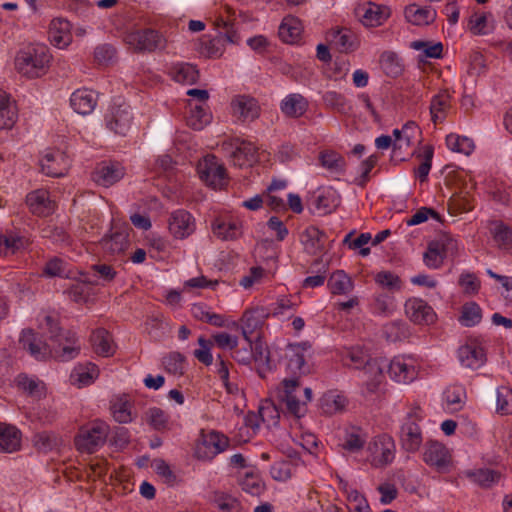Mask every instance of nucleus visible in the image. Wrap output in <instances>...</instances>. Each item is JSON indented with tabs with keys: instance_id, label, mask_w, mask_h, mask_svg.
Masks as SVG:
<instances>
[{
	"instance_id": "obj_1",
	"label": "nucleus",
	"mask_w": 512,
	"mask_h": 512,
	"mask_svg": "<svg viewBox=\"0 0 512 512\" xmlns=\"http://www.w3.org/2000/svg\"><path fill=\"white\" fill-rule=\"evenodd\" d=\"M310 346L307 343L289 344L286 348V368L293 374L290 378H284L276 388V395L279 401L285 404L287 411L299 419L307 411V402L312 398V391L306 387L301 397L299 377L309 372L306 358L309 355Z\"/></svg>"
},
{
	"instance_id": "obj_2",
	"label": "nucleus",
	"mask_w": 512,
	"mask_h": 512,
	"mask_svg": "<svg viewBox=\"0 0 512 512\" xmlns=\"http://www.w3.org/2000/svg\"><path fill=\"white\" fill-rule=\"evenodd\" d=\"M40 326L49 331L51 340L57 344L51 347L38 338L33 330H23L19 340L20 344L35 359L43 360L47 356H52L61 361H69L78 356L80 343L74 332L61 331L56 319L50 315L43 317Z\"/></svg>"
},
{
	"instance_id": "obj_3",
	"label": "nucleus",
	"mask_w": 512,
	"mask_h": 512,
	"mask_svg": "<svg viewBox=\"0 0 512 512\" xmlns=\"http://www.w3.org/2000/svg\"><path fill=\"white\" fill-rule=\"evenodd\" d=\"M342 360L346 366L363 369V395L368 396L377 393L384 379L382 369L370 355L359 346L350 347L345 350Z\"/></svg>"
},
{
	"instance_id": "obj_4",
	"label": "nucleus",
	"mask_w": 512,
	"mask_h": 512,
	"mask_svg": "<svg viewBox=\"0 0 512 512\" xmlns=\"http://www.w3.org/2000/svg\"><path fill=\"white\" fill-rule=\"evenodd\" d=\"M212 19L214 28L218 31L219 36L209 40L204 48V53L211 58H218L223 54L224 48L222 41L236 44L239 42V35L234 29L235 12L228 6L219 8Z\"/></svg>"
},
{
	"instance_id": "obj_5",
	"label": "nucleus",
	"mask_w": 512,
	"mask_h": 512,
	"mask_svg": "<svg viewBox=\"0 0 512 512\" xmlns=\"http://www.w3.org/2000/svg\"><path fill=\"white\" fill-rule=\"evenodd\" d=\"M51 59L46 45L34 44L18 52L15 67L23 76L38 78L47 72Z\"/></svg>"
},
{
	"instance_id": "obj_6",
	"label": "nucleus",
	"mask_w": 512,
	"mask_h": 512,
	"mask_svg": "<svg viewBox=\"0 0 512 512\" xmlns=\"http://www.w3.org/2000/svg\"><path fill=\"white\" fill-rule=\"evenodd\" d=\"M424 418L423 411L419 406H412L402 419L399 442L403 450L409 453H415L419 450L423 435L419 425Z\"/></svg>"
},
{
	"instance_id": "obj_7",
	"label": "nucleus",
	"mask_w": 512,
	"mask_h": 512,
	"mask_svg": "<svg viewBox=\"0 0 512 512\" xmlns=\"http://www.w3.org/2000/svg\"><path fill=\"white\" fill-rule=\"evenodd\" d=\"M109 425L96 419L82 426L75 437V446L82 453H94L104 445L109 435Z\"/></svg>"
},
{
	"instance_id": "obj_8",
	"label": "nucleus",
	"mask_w": 512,
	"mask_h": 512,
	"mask_svg": "<svg viewBox=\"0 0 512 512\" xmlns=\"http://www.w3.org/2000/svg\"><path fill=\"white\" fill-rule=\"evenodd\" d=\"M423 462L441 474L451 473L455 468L452 451L437 440H428L422 451Z\"/></svg>"
},
{
	"instance_id": "obj_9",
	"label": "nucleus",
	"mask_w": 512,
	"mask_h": 512,
	"mask_svg": "<svg viewBox=\"0 0 512 512\" xmlns=\"http://www.w3.org/2000/svg\"><path fill=\"white\" fill-rule=\"evenodd\" d=\"M367 461L374 468H384L390 465L396 454V445L394 439L388 434L375 436L368 443Z\"/></svg>"
},
{
	"instance_id": "obj_10",
	"label": "nucleus",
	"mask_w": 512,
	"mask_h": 512,
	"mask_svg": "<svg viewBox=\"0 0 512 512\" xmlns=\"http://www.w3.org/2000/svg\"><path fill=\"white\" fill-rule=\"evenodd\" d=\"M222 150L225 151L230 161L237 167H250L257 161V147L250 141L232 138L222 143Z\"/></svg>"
},
{
	"instance_id": "obj_11",
	"label": "nucleus",
	"mask_w": 512,
	"mask_h": 512,
	"mask_svg": "<svg viewBox=\"0 0 512 512\" xmlns=\"http://www.w3.org/2000/svg\"><path fill=\"white\" fill-rule=\"evenodd\" d=\"M124 41L131 49L138 52H152L163 49L166 45L163 35L150 28L129 31L125 34Z\"/></svg>"
},
{
	"instance_id": "obj_12",
	"label": "nucleus",
	"mask_w": 512,
	"mask_h": 512,
	"mask_svg": "<svg viewBox=\"0 0 512 512\" xmlns=\"http://www.w3.org/2000/svg\"><path fill=\"white\" fill-rule=\"evenodd\" d=\"M458 250V242L454 238L443 235L428 243L423 254V261L430 269H438L442 266L447 255H453Z\"/></svg>"
},
{
	"instance_id": "obj_13",
	"label": "nucleus",
	"mask_w": 512,
	"mask_h": 512,
	"mask_svg": "<svg viewBox=\"0 0 512 512\" xmlns=\"http://www.w3.org/2000/svg\"><path fill=\"white\" fill-rule=\"evenodd\" d=\"M197 172L201 180L213 189H222L227 184L226 169L214 155H207L200 160Z\"/></svg>"
},
{
	"instance_id": "obj_14",
	"label": "nucleus",
	"mask_w": 512,
	"mask_h": 512,
	"mask_svg": "<svg viewBox=\"0 0 512 512\" xmlns=\"http://www.w3.org/2000/svg\"><path fill=\"white\" fill-rule=\"evenodd\" d=\"M104 120L107 129L116 135L125 136L133 122L131 107L126 103H113L108 108Z\"/></svg>"
},
{
	"instance_id": "obj_15",
	"label": "nucleus",
	"mask_w": 512,
	"mask_h": 512,
	"mask_svg": "<svg viewBox=\"0 0 512 512\" xmlns=\"http://www.w3.org/2000/svg\"><path fill=\"white\" fill-rule=\"evenodd\" d=\"M418 373L419 363L412 356L399 355L390 361L388 374L397 383H411L418 377Z\"/></svg>"
},
{
	"instance_id": "obj_16",
	"label": "nucleus",
	"mask_w": 512,
	"mask_h": 512,
	"mask_svg": "<svg viewBox=\"0 0 512 512\" xmlns=\"http://www.w3.org/2000/svg\"><path fill=\"white\" fill-rule=\"evenodd\" d=\"M70 165V157L60 149H49L40 159L41 171L49 177L65 176Z\"/></svg>"
},
{
	"instance_id": "obj_17",
	"label": "nucleus",
	"mask_w": 512,
	"mask_h": 512,
	"mask_svg": "<svg viewBox=\"0 0 512 512\" xmlns=\"http://www.w3.org/2000/svg\"><path fill=\"white\" fill-rule=\"evenodd\" d=\"M229 445L228 438L216 431L203 435L197 444L195 455L200 460H212L216 455L225 451Z\"/></svg>"
},
{
	"instance_id": "obj_18",
	"label": "nucleus",
	"mask_w": 512,
	"mask_h": 512,
	"mask_svg": "<svg viewBox=\"0 0 512 512\" xmlns=\"http://www.w3.org/2000/svg\"><path fill=\"white\" fill-rule=\"evenodd\" d=\"M404 310L409 320L417 325H431L437 319L434 309L425 300L418 297L407 299Z\"/></svg>"
},
{
	"instance_id": "obj_19",
	"label": "nucleus",
	"mask_w": 512,
	"mask_h": 512,
	"mask_svg": "<svg viewBox=\"0 0 512 512\" xmlns=\"http://www.w3.org/2000/svg\"><path fill=\"white\" fill-rule=\"evenodd\" d=\"M232 115L238 123H250L260 116L258 101L250 96L238 95L231 101Z\"/></svg>"
},
{
	"instance_id": "obj_20",
	"label": "nucleus",
	"mask_w": 512,
	"mask_h": 512,
	"mask_svg": "<svg viewBox=\"0 0 512 512\" xmlns=\"http://www.w3.org/2000/svg\"><path fill=\"white\" fill-rule=\"evenodd\" d=\"M125 167L117 161H103L92 173L93 181L103 187H110L119 182L125 175Z\"/></svg>"
},
{
	"instance_id": "obj_21",
	"label": "nucleus",
	"mask_w": 512,
	"mask_h": 512,
	"mask_svg": "<svg viewBox=\"0 0 512 512\" xmlns=\"http://www.w3.org/2000/svg\"><path fill=\"white\" fill-rule=\"evenodd\" d=\"M457 356L463 367L472 370L481 368L487 361L486 351L477 341H468L460 346L457 351Z\"/></svg>"
},
{
	"instance_id": "obj_22",
	"label": "nucleus",
	"mask_w": 512,
	"mask_h": 512,
	"mask_svg": "<svg viewBox=\"0 0 512 512\" xmlns=\"http://www.w3.org/2000/svg\"><path fill=\"white\" fill-rule=\"evenodd\" d=\"M453 109V96L448 89H442L431 97L429 113L434 125L443 123Z\"/></svg>"
},
{
	"instance_id": "obj_23",
	"label": "nucleus",
	"mask_w": 512,
	"mask_h": 512,
	"mask_svg": "<svg viewBox=\"0 0 512 512\" xmlns=\"http://www.w3.org/2000/svg\"><path fill=\"white\" fill-rule=\"evenodd\" d=\"M270 316L268 308L254 307L247 309L241 318L242 335L247 342H251L253 334L262 328Z\"/></svg>"
},
{
	"instance_id": "obj_24",
	"label": "nucleus",
	"mask_w": 512,
	"mask_h": 512,
	"mask_svg": "<svg viewBox=\"0 0 512 512\" xmlns=\"http://www.w3.org/2000/svg\"><path fill=\"white\" fill-rule=\"evenodd\" d=\"M168 224L169 231L177 239L189 237L196 229L195 218L184 209L172 212Z\"/></svg>"
},
{
	"instance_id": "obj_25",
	"label": "nucleus",
	"mask_w": 512,
	"mask_h": 512,
	"mask_svg": "<svg viewBox=\"0 0 512 512\" xmlns=\"http://www.w3.org/2000/svg\"><path fill=\"white\" fill-rule=\"evenodd\" d=\"M26 203L31 213L41 217L48 216L55 210V202L45 189H37L28 193Z\"/></svg>"
},
{
	"instance_id": "obj_26",
	"label": "nucleus",
	"mask_w": 512,
	"mask_h": 512,
	"mask_svg": "<svg viewBox=\"0 0 512 512\" xmlns=\"http://www.w3.org/2000/svg\"><path fill=\"white\" fill-rule=\"evenodd\" d=\"M214 235L224 241L237 239L242 234L241 222L232 216H220L212 223Z\"/></svg>"
},
{
	"instance_id": "obj_27",
	"label": "nucleus",
	"mask_w": 512,
	"mask_h": 512,
	"mask_svg": "<svg viewBox=\"0 0 512 512\" xmlns=\"http://www.w3.org/2000/svg\"><path fill=\"white\" fill-rule=\"evenodd\" d=\"M488 230L492 242L501 251H512V227L502 220H491Z\"/></svg>"
},
{
	"instance_id": "obj_28",
	"label": "nucleus",
	"mask_w": 512,
	"mask_h": 512,
	"mask_svg": "<svg viewBox=\"0 0 512 512\" xmlns=\"http://www.w3.org/2000/svg\"><path fill=\"white\" fill-rule=\"evenodd\" d=\"M467 29L476 36L489 35L496 29L495 17L491 12L474 11L468 19Z\"/></svg>"
},
{
	"instance_id": "obj_29",
	"label": "nucleus",
	"mask_w": 512,
	"mask_h": 512,
	"mask_svg": "<svg viewBox=\"0 0 512 512\" xmlns=\"http://www.w3.org/2000/svg\"><path fill=\"white\" fill-rule=\"evenodd\" d=\"M358 14L364 26L377 27L389 18L390 9L384 5L368 2L358 9Z\"/></svg>"
},
{
	"instance_id": "obj_30",
	"label": "nucleus",
	"mask_w": 512,
	"mask_h": 512,
	"mask_svg": "<svg viewBox=\"0 0 512 512\" xmlns=\"http://www.w3.org/2000/svg\"><path fill=\"white\" fill-rule=\"evenodd\" d=\"M309 108V101L300 93L286 95L279 104L281 113L292 119L302 117Z\"/></svg>"
},
{
	"instance_id": "obj_31",
	"label": "nucleus",
	"mask_w": 512,
	"mask_h": 512,
	"mask_svg": "<svg viewBox=\"0 0 512 512\" xmlns=\"http://www.w3.org/2000/svg\"><path fill=\"white\" fill-rule=\"evenodd\" d=\"M48 37L52 45L62 49L72 41L70 22L63 18L53 19L49 25Z\"/></svg>"
},
{
	"instance_id": "obj_32",
	"label": "nucleus",
	"mask_w": 512,
	"mask_h": 512,
	"mask_svg": "<svg viewBox=\"0 0 512 512\" xmlns=\"http://www.w3.org/2000/svg\"><path fill=\"white\" fill-rule=\"evenodd\" d=\"M70 105L76 113L89 115L97 105V94L89 89H78L72 93Z\"/></svg>"
},
{
	"instance_id": "obj_33",
	"label": "nucleus",
	"mask_w": 512,
	"mask_h": 512,
	"mask_svg": "<svg viewBox=\"0 0 512 512\" xmlns=\"http://www.w3.org/2000/svg\"><path fill=\"white\" fill-rule=\"evenodd\" d=\"M404 14L406 20L416 26L429 25L437 17V12L433 7L421 6L416 3L406 6Z\"/></svg>"
},
{
	"instance_id": "obj_34",
	"label": "nucleus",
	"mask_w": 512,
	"mask_h": 512,
	"mask_svg": "<svg viewBox=\"0 0 512 512\" xmlns=\"http://www.w3.org/2000/svg\"><path fill=\"white\" fill-rule=\"evenodd\" d=\"M465 476L481 488L489 489L501 481L503 473L496 469L479 468L466 471Z\"/></svg>"
},
{
	"instance_id": "obj_35",
	"label": "nucleus",
	"mask_w": 512,
	"mask_h": 512,
	"mask_svg": "<svg viewBox=\"0 0 512 512\" xmlns=\"http://www.w3.org/2000/svg\"><path fill=\"white\" fill-rule=\"evenodd\" d=\"M22 433L10 424L0 423V452L13 453L21 447Z\"/></svg>"
},
{
	"instance_id": "obj_36",
	"label": "nucleus",
	"mask_w": 512,
	"mask_h": 512,
	"mask_svg": "<svg viewBox=\"0 0 512 512\" xmlns=\"http://www.w3.org/2000/svg\"><path fill=\"white\" fill-rule=\"evenodd\" d=\"M133 402L128 395L123 394L111 401L110 410L114 420L120 424L131 423L135 419L132 413Z\"/></svg>"
},
{
	"instance_id": "obj_37",
	"label": "nucleus",
	"mask_w": 512,
	"mask_h": 512,
	"mask_svg": "<svg viewBox=\"0 0 512 512\" xmlns=\"http://www.w3.org/2000/svg\"><path fill=\"white\" fill-rule=\"evenodd\" d=\"M18 119L16 102L10 94L0 90V129H11Z\"/></svg>"
},
{
	"instance_id": "obj_38",
	"label": "nucleus",
	"mask_w": 512,
	"mask_h": 512,
	"mask_svg": "<svg viewBox=\"0 0 512 512\" xmlns=\"http://www.w3.org/2000/svg\"><path fill=\"white\" fill-rule=\"evenodd\" d=\"M330 42L340 52H352L357 49L359 42L356 34L347 28L332 30L330 33Z\"/></svg>"
},
{
	"instance_id": "obj_39",
	"label": "nucleus",
	"mask_w": 512,
	"mask_h": 512,
	"mask_svg": "<svg viewBox=\"0 0 512 512\" xmlns=\"http://www.w3.org/2000/svg\"><path fill=\"white\" fill-rule=\"evenodd\" d=\"M370 308L374 315L390 317L397 309V302L392 293L380 292L373 296Z\"/></svg>"
},
{
	"instance_id": "obj_40",
	"label": "nucleus",
	"mask_w": 512,
	"mask_h": 512,
	"mask_svg": "<svg viewBox=\"0 0 512 512\" xmlns=\"http://www.w3.org/2000/svg\"><path fill=\"white\" fill-rule=\"evenodd\" d=\"M300 240L308 253L317 254L324 249L325 233L316 226H308L301 233Z\"/></svg>"
},
{
	"instance_id": "obj_41",
	"label": "nucleus",
	"mask_w": 512,
	"mask_h": 512,
	"mask_svg": "<svg viewBox=\"0 0 512 512\" xmlns=\"http://www.w3.org/2000/svg\"><path fill=\"white\" fill-rule=\"evenodd\" d=\"M212 115L207 105L189 102V113L186 117L187 125L194 130H202L211 122Z\"/></svg>"
},
{
	"instance_id": "obj_42",
	"label": "nucleus",
	"mask_w": 512,
	"mask_h": 512,
	"mask_svg": "<svg viewBox=\"0 0 512 512\" xmlns=\"http://www.w3.org/2000/svg\"><path fill=\"white\" fill-rule=\"evenodd\" d=\"M90 341L94 352L98 355L109 357L115 352L112 337L110 333L103 328L94 330L90 336Z\"/></svg>"
},
{
	"instance_id": "obj_43",
	"label": "nucleus",
	"mask_w": 512,
	"mask_h": 512,
	"mask_svg": "<svg viewBox=\"0 0 512 512\" xmlns=\"http://www.w3.org/2000/svg\"><path fill=\"white\" fill-rule=\"evenodd\" d=\"M99 375L98 367L93 363L80 364L74 367L70 374V381L78 387L92 384Z\"/></svg>"
},
{
	"instance_id": "obj_44",
	"label": "nucleus",
	"mask_w": 512,
	"mask_h": 512,
	"mask_svg": "<svg viewBox=\"0 0 512 512\" xmlns=\"http://www.w3.org/2000/svg\"><path fill=\"white\" fill-rule=\"evenodd\" d=\"M30 244L28 238L18 233H8L0 235V255L15 254L26 249Z\"/></svg>"
},
{
	"instance_id": "obj_45",
	"label": "nucleus",
	"mask_w": 512,
	"mask_h": 512,
	"mask_svg": "<svg viewBox=\"0 0 512 512\" xmlns=\"http://www.w3.org/2000/svg\"><path fill=\"white\" fill-rule=\"evenodd\" d=\"M170 75L178 83L195 84L199 78L196 66L189 63H178L171 67Z\"/></svg>"
},
{
	"instance_id": "obj_46",
	"label": "nucleus",
	"mask_w": 512,
	"mask_h": 512,
	"mask_svg": "<svg viewBox=\"0 0 512 512\" xmlns=\"http://www.w3.org/2000/svg\"><path fill=\"white\" fill-rule=\"evenodd\" d=\"M279 36L286 43H295L300 39L302 25L299 19L285 17L279 26Z\"/></svg>"
},
{
	"instance_id": "obj_47",
	"label": "nucleus",
	"mask_w": 512,
	"mask_h": 512,
	"mask_svg": "<svg viewBox=\"0 0 512 512\" xmlns=\"http://www.w3.org/2000/svg\"><path fill=\"white\" fill-rule=\"evenodd\" d=\"M328 287L332 294L345 295L353 290L354 283L343 270H337L331 274Z\"/></svg>"
},
{
	"instance_id": "obj_48",
	"label": "nucleus",
	"mask_w": 512,
	"mask_h": 512,
	"mask_svg": "<svg viewBox=\"0 0 512 512\" xmlns=\"http://www.w3.org/2000/svg\"><path fill=\"white\" fill-rule=\"evenodd\" d=\"M192 316L199 321L208 323L215 327H223L225 325L224 317L210 310V308L203 304H193L191 307Z\"/></svg>"
},
{
	"instance_id": "obj_49",
	"label": "nucleus",
	"mask_w": 512,
	"mask_h": 512,
	"mask_svg": "<svg viewBox=\"0 0 512 512\" xmlns=\"http://www.w3.org/2000/svg\"><path fill=\"white\" fill-rule=\"evenodd\" d=\"M401 132V138L393 142L394 155H397V151L407 150L420 134V129L415 122L409 121L402 126Z\"/></svg>"
},
{
	"instance_id": "obj_50",
	"label": "nucleus",
	"mask_w": 512,
	"mask_h": 512,
	"mask_svg": "<svg viewBox=\"0 0 512 512\" xmlns=\"http://www.w3.org/2000/svg\"><path fill=\"white\" fill-rule=\"evenodd\" d=\"M146 422L156 431L169 430L171 427L168 413L159 407H150L145 412Z\"/></svg>"
},
{
	"instance_id": "obj_51",
	"label": "nucleus",
	"mask_w": 512,
	"mask_h": 512,
	"mask_svg": "<svg viewBox=\"0 0 512 512\" xmlns=\"http://www.w3.org/2000/svg\"><path fill=\"white\" fill-rule=\"evenodd\" d=\"M320 164L329 173L334 175H340L345 170L344 158L334 151H323L319 156Z\"/></svg>"
},
{
	"instance_id": "obj_52",
	"label": "nucleus",
	"mask_w": 512,
	"mask_h": 512,
	"mask_svg": "<svg viewBox=\"0 0 512 512\" xmlns=\"http://www.w3.org/2000/svg\"><path fill=\"white\" fill-rule=\"evenodd\" d=\"M298 303L292 301L290 297H279L268 311L270 316L284 320L290 318L296 311Z\"/></svg>"
},
{
	"instance_id": "obj_53",
	"label": "nucleus",
	"mask_w": 512,
	"mask_h": 512,
	"mask_svg": "<svg viewBox=\"0 0 512 512\" xmlns=\"http://www.w3.org/2000/svg\"><path fill=\"white\" fill-rule=\"evenodd\" d=\"M326 107L333 109L341 114H348L351 111V105L346 97L337 91H326L322 97Z\"/></svg>"
},
{
	"instance_id": "obj_54",
	"label": "nucleus",
	"mask_w": 512,
	"mask_h": 512,
	"mask_svg": "<svg viewBox=\"0 0 512 512\" xmlns=\"http://www.w3.org/2000/svg\"><path fill=\"white\" fill-rule=\"evenodd\" d=\"M446 145L451 151L464 155H470L475 148L471 138L456 133H450L446 136Z\"/></svg>"
},
{
	"instance_id": "obj_55",
	"label": "nucleus",
	"mask_w": 512,
	"mask_h": 512,
	"mask_svg": "<svg viewBox=\"0 0 512 512\" xmlns=\"http://www.w3.org/2000/svg\"><path fill=\"white\" fill-rule=\"evenodd\" d=\"M374 281L377 285L391 293L401 291L403 287V281L401 278L391 271L378 272L374 276Z\"/></svg>"
},
{
	"instance_id": "obj_56",
	"label": "nucleus",
	"mask_w": 512,
	"mask_h": 512,
	"mask_svg": "<svg viewBox=\"0 0 512 512\" xmlns=\"http://www.w3.org/2000/svg\"><path fill=\"white\" fill-rule=\"evenodd\" d=\"M482 309L476 302H468L462 306L460 322L463 326L473 327L481 322Z\"/></svg>"
},
{
	"instance_id": "obj_57",
	"label": "nucleus",
	"mask_w": 512,
	"mask_h": 512,
	"mask_svg": "<svg viewBox=\"0 0 512 512\" xmlns=\"http://www.w3.org/2000/svg\"><path fill=\"white\" fill-rule=\"evenodd\" d=\"M347 404V399L338 393L328 392L321 399L322 410L327 414L342 411Z\"/></svg>"
},
{
	"instance_id": "obj_58",
	"label": "nucleus",
	"mask_w": 512,
	"mask_h": 512,
	"mask_svg": "<svg viewBox=\"0 0 512 512\" xmlns=\"http://www.w3.org/2000/svg\"><path fill=\"white\" fill-rule=\"evenodd\" d=\"M496 411L501 415L512 414V389L508 386H500L496 391Z\"/></svg>"
},
{
	"instance_id": "obj_59",
	"label": "nucleus",
	"mask_w": 512,
	"mask_h": 512,
	"mask_svg": "<svg viewBox=\"0 0 512 512\" xmlns=\"http://www.w3.org/2000/svg\"><path fill=\"white\" fill-rule=\"evenodd\" d=\"M34 446L37 450L47 453L59 445V438L52 432H39L33 438Z\"/></svg>"
},
{
	"instance_id": "obj_60",
	"label": "nucleus",
	"mask_w": 512,
	"mask_h": 512,
	"mask_svg": "<svg viewBox=\"0 0 512 512\" xmlns=\"http://www.w3.org/2000/svg\"><path fill=\"white\" fill-rule=\"evenodd\" d=\"M338 205V197L335 190L328 188L321 191L316 198V207L323 213H329Z\"/></svg>"
},
{
	"instance_id": "obj_61",
	"label": "nucleus",
	"mask_w": 512,
	"mask_h": 512,
	"mask_svg": "<svg viewBox=\"0 0 512 512\" xmlns=\"http://www.w3.org/2000/svg\"><path fill=\"white\" fill-rule=\"evenodd\" d=\"M17 383L22 390L35 398H40L44 394L43 383L27 375H19Z\"/></svg>"
},
{
	"instance_id": "obj_62",
	"label": "nucleus",
	"mask_w": 512,
	"mask_h": 512,
	"mask_svg": "<svg viewBox=\"0 0 512 512\" xmlns=\"http://www.w3.org/2000/svg\"><path fill=\"white\" fill-rule=\"evenodd\" d=\"M411 47L417 51L423 52L427 58L438 59L442 57L443 45L440 42L430 43L425 41H414Z\"/></svg>"
},
{
	"instance_id": "obj_63",
	"label": "nucleus",
	"mask_w": 512,
	"mask_h": 512,
	"mask_svg": "<svg viewBox=\"0 0 512 512\" xmlns=\"http://www.w3.org/2000/svg\"><path fill=\"white\" fill-rule=\"evenodd\" d=\"M164 369L171 374H182L184 370V357L178 352L169 353L162 360Z\"/></svg>"
},
{
	"instance_id": "obj_64",
	"label": "nucleus",
	"mask_w": 512,
	"mask_h": 512,
	"mask_svg": "<svg viewBox=\"0 0 512 512\" xmlns=\"http://www.w3.org/2000/svg\"><path fill=\"white\" fill-rule=\"evenodd\" d=\"M347 499L350 512H372L366 498L357 490L350 491Z\"/></svg>"
}]
</instances>
